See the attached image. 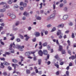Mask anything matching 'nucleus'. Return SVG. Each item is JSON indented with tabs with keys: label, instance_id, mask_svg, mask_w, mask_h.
Returning a JSON list of instances; mask_svg holds the SVG:
<instances>
[{
	"label": "nucleus",
	"instance_id": "57",
	"mask_svg": "<svg viewBox=\"0 0 76 76\" xmlns=\"http://www.w3.org/2000/svg\"><path fill=\"white\" fill-rule=\"evenodd\" d=\"M68 52L69 54L70 55H71V51H70V50H68Z\"/></svg>",
	"mask_w": 76,
	"mask_h": 76
},
{
	"label": "nucleus",
	"instance_id": "23",
	"mask_svg": "<svg viewBox=\"0 0 76 76\" xmlns=\"http://www.w3.org/2000/svg\"><path fill=\"white\" fill-rule=\"evenodd\" d=\"M19 36L20 38L21 39H23V36L22 35H21V34H19Z\"/></svg>",
	"mask_w": 76,
	"mask_h": 76
},
{
	"label": "nucleus",
	"instance_id": "13",
	"mask_svg": "<svg viewBox=\"0 0 76 76\" xmlns=\"http://www.w3.org/2000/svg\"><path fill=\"white\" fill-rule=\"evenodd\" d=\"M39 55L40 56H42V51H41V50H40L39 51Z\"/></svg>",
	"mask_w": 76,
	"mask_h": 76
},
{
	"label": "nucleus",
	"instance_id": "31",
	"mask_svg": "<svg viewBox=\"0 0 76 76\" xmlns=\"http://www.w3.org/2000/svg\"><path fill=\"white\" fill-rule=\"evenodd\" d=\"M55 66L58 69H59V65L57 64H55Z\"/></svg>",
	"mask_w": 76,
	"mask_h": 76
},
{
	"label": "nucleus",
	"instance_id": "6",
	"mask_svg": "<svg viewBox=\"0 0 76 76\" xmlns=\"http://www.w3.org/2000/svg\"><path fill=\"white\" fill-rule=\"evenodd\" d=\"M43 54L45 55H47L48 53V52H47V50H44L43 51Z\"/></svg>",
	"mask_w": 76,
	"mask_h": 76
},
{
	"label": "nucleus",
	"instance_id": "32",
	"mask_svg": "<svg viewBox=\"0 0 76 76\" xmlns=\"http://www.w3.org/2000/svg\"><path fill=\"white\" fill-rule=\"evenodd\" d=\"M66 74L67 76H69V72L67 71L66 72Z\"/></svg>",
	"mask_w": 76,
	"mask_h": 76
},
{
	"label": "nucleus",
	"instance_id": "48",
	"mask_svg": "<svg viewBox=\"0 0 76 76\" xmlns=\"http://www.w3.org/2000/svg\"><path fill=\"white\" fill-rule=\"evenodd\" d=\"M20 10H23V8L22 7H20Z\"/></svg>",
	"mask_w": 76,
	"mask_h": 76
},
{
	"label": "nucleus",
	"instance_id": "18",
	"mask_svg": "<svg viewBox=\"0 0 76 76\" xmlns=\"http://www.w3.org/2000/svg\"><path fill=\"white\" fill-rule=\"evenodd\" d=\"M5 11H6V9H2L0 10V12L2 13H3V12H5Z\"/></svg>",
	"mask_w": 76,
	"mask_h": 76
},
{
	"label": "nucleus",
	"instance_id": "38",
	"mask_svg": "<svg viewBox=\"0 0 76 76\" xmlns=\"http://www.w3.org/2000/svg\"><path fill=\"white\" fill-rule=\"evenodd\" d=\"M19 22L17 21V22H16V23H15V25L16 26H18V25H19Z\"/></svg>",
	"mask_w": 76,
	"mask_h": 76
},
{
	"label": "nucleus",
	"instance_id": "3",
	"mask_svg": "<svg viewBox=\"0 0 76 76\" xmlns=\"http://www.w3.org/2000/svg\"><path fill=\"white\" fill-rule=\"evenodd\" d=\"M58 51H62L61 53L62 54H66V52L65 51V50H63V48H60L59 50H58Z\"/></svg>",
	"mask_w": 76,
	"mask_h": 76
},
{
	"label": "nucleus",
	"instance_id": "49",
	"mask_svg": "<svg viewBox=\"0 0 76 76\" xmlns=\"http://www.w3.org/2000/svg\"><path fill=\"white\" fill-rule=\"evenodd\" d=\"M3 27L2 26H0V31H1V30H2V29H3Z\"/></svg>",
	"mask_w": 76,
	"mask_h": 76
},
{
	"label": "nucleus",
	"instance_id": "55",
	"mask_svg": "<svg viewBox=\"0 0 76 76\" xmlns=\"http://www.w3.org/2000/svg\"><path fill=\"white\" fill-rule=\"evenodd\" d=\"M1 25L2 26H4V23H2L1 24Z\"/></svg>",
	"mask_w": 76,
	"mask_h": 76
},
{
	"label": "nucleus",
	"instance_id": "35",
	"mask_svg": "<svg viewBox=\"0 0 76 76\" xmlns=\"http://www.w3.org/2000/svg\"><path fill=\"white\" fill-rule=\"evenodd\" d=\"M67 42L68 43V45L69 46L70 45V41L69 40H68V41H67Z\"/></svg>",
	"mask_w": 76,
	"mask_h": 76
},
{
	"label": "nucleus",
	"instance_id": "27",
	"mask_svg": "<svg viewBox=\"0 0 76 76\" xmlns=\"http://www.w3.org/2000/svg\"><path fill=\"white\" fill-rule=\"evenodd\" d=\"M41 59H39L38 60V64H41Z\"/></svg>",
	"mask_w": 76,
	"mask_h": 76
},
{
	"label": "nucleus",
	"instance_id": "37",
	"mask_svg": "<svg viewBox=\"0 0 76 76\" xmlns=\"http://www.w3.org/2000/svg\"><path fill=\"white\" fill-rule=\"evenodd\" d=\"M61 31L58 32H57V35L58 36L60 34H61Z\"/></svg>",
	"mask_w": 76,
	"mask_h": 76
},
{
	"label": "nucleus",
	"instance_id": "60",
	"mask_svg": "<svg viewBox=\"0 0 76 76\" xmlns=\"http://www.w3.org/2000/svg\"><path fill=\"white\" fill-rule=\"evenodd\" d=\"M69 25L70 26H72L73 25V23H72V22H70V23L69 24Z\"/></svg>",
	"mask_w": 76,
	"mask_h": 76
},
{
	"label": "nucleus",
	"instance_id": "29",
	"mask_svg": "<svg viewBox=\"0 0 76 76\" xmlns=\"http://www.w3.org/2000/svg\"><path fill=\"white\" fill-rule=\"evenodd\" d=\"M36 19H37V20H41V18L39 16L37 17Z\"/></svg>",
	"mask_w": 76,
	"mask_h": 76
},
{
	"label": "nucleus",
	"instance_id": "33",
	"mask_svg": "<svg viewBox=\"0 0 76 76\" xmlns=\"http://www.w3.org/2000/svg\"><path fill=\"white\" fill-rule=\"evenodd\" d=\"M16 40L17 41V42H20V39L19 38H17L16 39Z\"/></svg>",
	"mask_w": 76,
	"mask_h": 76
},
{
	"label": "nucleus",
	"instance_id": "11",
	"mask_svg": "<svg viewBox=\"0 0 76 76\" xmlns=\"http://www.w3.org/2000/svg\"><path fill=\"white\" fill-rule=\"evenodd\" d=\"M23 15L25 16H29V14L28 13L26 12H25L23 13Z\"/></svg>",
	"mask_w": 76,
	"mask_h": 76
},
{
	"label": "nucleus",
	"instance_id": "43",
	"mask_svg": "<svg viewBox=\"0 0 76 76\" xmlns=\"http://www.w3.org/2000/svg\"><path fill=\"white\" fill-rule=\"evenodd\" d=\"M3 74L4 76H7V75L6 72H4Z\"/></svg>",
	"mask_w": 76,
	"mask_h": 76
},
{
	"label": "nucleus",
	"instance_id": "53",
	"mask_svg": "<svg viewBox=\"0 0 76 76\" xmlns=\"http://www.w3.org/2000/svg\"><path fill=\"white\" fill-rule=\"evenodd\" d=\"M30 37H26V41H28V39H29V38Z\"/></svg>",
	"mask_w": 76,
	"mask_h": 76
},
{
	"label": "nucleus",
	"instance_id": "45",
	"mask_svg": "<svg viewBox=\"0 0 76 76\" xmlns=\"http://www.w3.org/2000/svg\"><path fill=\"white\" fill-rule=\"evenodd\" d=\"M63 4H60V7H63Z\"/></svg>",
	"mask_w": 76,
	"mask_h": 76
},
{
	"label": "nucleus",
	"instance_id": "19",
	"mask_svg": "<svg viewBox=\"0 0 76 76\" xmlns=\"http://www.w3.org/2000/svg\"><path fill=\"white\" fill-rule=\"evenodd\" d=\"M33 56L34 57L33 59L34 61H36V60H37V56H36L34 54L33 55Z\"/></svg>",
	"mask_w": 76,
	"mask_h": 76
},
{
	"label": "nucleus",
	"instance_id": "50",
	"mask_svg": "<svg viewBox=\"0 0 76 76\" xmlns=\"http://www.w3.org/2000/svg\"><path fill=\"white\" fill-rule=\"evenodd\" d=\"M56 42L57 44H59V42H58V39L56 40Z\"/></svg>",
	"mask_w": 76,
	"mask_h": 76
},
{
	"label": "nucleus",
	"instance_id": "15",
	"mask_svg": "<svg viewBox=\"0 0 76 76\" xmlns=\"http://www.w3.org/2000/svg\"><path fill=\"white\" fill-rule=\"evenodd\" d=\"M4 65H5V66H8V65H9L10 64L7 62L4 61Z\"/></svg>",
	"mask_w": 76,
	"mask_h": 76
},
{
	"label": "nucleus",
	"instance_id": "1",
	"mask_svg": "<svg viewBox=\"0 0 76 76\" xmlns=\"http://www.w3.org/2000/svg\"><path fill=\"white\" fill-rule=\"evenodd\" d=\"M10 48H12L13 47V48H15V47H17V48H24V46H20L18 45H17L15 46V42H13V43H11L10 44Z\"/></svg>",
	"mask_w": 76,
	"mask_h": 76
},
{
	"label": "nucleus",
	"instance_id": "25",
	"mask_svg": "<svg viewBox=\"0 0 76 76\" xmlns=\"http://www.w3.org/2000/svg\"><path fill=\"white\" fill-rule=\"evenodd\" d=\"M0 42L1 45H4V42H2V39H1L0 40Z\"/></svg>",
	"mask_w": 76,
	"mask_h": 76
},
{
	"label": "nucleus",
	"instance_id": "56",
	"mask_svg": "<svg viewBox=\"0 0 76 76\" xmlns=\"http://www.w3.org/2000/svg\"><path fill=\"white\" fill-rule=\"evenodd\" d=\"M50 26H51V24L48 25L47 26V27H48V28H50Z\"/></svg>",
	"mask_w": 76,
	"mask_h": 76
},
{
	"label": "nucleus",
	"instance_id": "2",
	"mask_svg": "<svg viewBox=\"0 0 76 76\" xmlns=\"http://www.w3.org/2000/svg\"><path fill=\"white\" fill-rule=\"evenodd\" d=\"M5 4L4 5V7L5 8V9H8V8H9V6H7V4L6 3L4 2H1L0 3V5Z\"/></svg>",
	"mask_w": 76,
	"mask_h": 76
},
{
	"label": "nucleus",
	"instance_id": "41",
	"mask_svg": "<svg viewBox=\"0 0 76 76\" xmlns=\"http://www.w3.org/2000/svg\"><path fill=\"white\" fill-rule=\"evenodd\" d=\"M56 31V28H53L52 30V31H51V32H53V31Z\"/></svg>",
	"mask_w": 76,
	"mask_h": 76
},
{
	"label": "nucleus",
	"instance_id": "40",
	"mask_svg": "<svg viewBox=\"0 0 76 76\" xmlns=\"http://www.w3.org/2000/svg\"><path fill=\"white\" fill-rule=\"evenodd\" d=\"M1 60H3V61H4L5 60V59L4 58H0Z\"/></svg>",
	"mask_w": 76,
	"mask_h": 76
},
{
	"label": "nucleus",
	"instance_id": "16",
	"mask_svg": "<svg viewBox=\"0 0 76 76\" xmlns=\"http://www.w3.org/2000/svg\"><path fill=\"white\" fill-rule=\"evenodd\" d=\"M70 58H71L72 60H74V59L75 58V57L74 56H72L71 57H69V59H70Z\"/></svg>",
	"mask_w": 76,
	"mask_h": 76
},
{
	"label": "nucleus",
	"instance_id": "54",
	"mask_svg": "<svg viewBox=\"0 0 76 76\" xmlns=\"http://www.w3.org/2000/svg\"><path fill=\"white\" fill-rule=\"evenodd\" d=\"M64 64V62H61L60 63V65H63Z\"/></svg>",
	"mask_w": 76,
	"mask_h": 76
},
{
	"label": "nucleus",
	"instance_id": "14",
	"mask_svg": "<svg viewBox=\"0 0 76 76\" xmlns=\"http://www.w3.org/2000/svg\"><path fill=\"white\" fill-rule=\"evenodd\" d=\"M12 66H13V67H14V69H16V67L18 66V64H13L12 65Z\"/></svg>",
	"mask_w": 76,
	"mask_h": 76
},
{
	"label": "nucleus",
	"instance_id": "9",
	"mask_svg": "<svg viewBox=\"0 0 76 76\" xmlns=\"http://www.w3.org/2000/svg\"><path fill=\"white\" fill-rule=\"evenodd\" d=\"M58 28H63L64 27V24H61L60 25H59L58 26Z\"/></svg>",
	"mask_w": 76,
	"mask_h": 76
},
{
	"label": "nucleus",
	"instance_id": "36",
	"mask_svg": "<svg viewBox=\"0 0 76 76\" xmlns=\"http://www.w3.org/2000/svg\"><path fill=\"white\" fill-rule=\"evenodd\" d=\"M18 7H19V6H18V5H15V6L14 7V9H16V8H18Z\"/></svg>",
	"mask_w": 76,
	"mask_h": 76
},
{
	"label": "nucleus",
	"instance_id": "44",
	"mask_svg": "<svg viewBox=\"0 0 76 76\" xmlns=\"http://www.w3.org/2000/svg\"><path fill=\"white\" fill-rule=\"evenodd\" d=\"M67 7H65L64 8V10L65 11V12H67Z\"/></svg>",
	"mask_w": 76,
	"mask_h": 76
},
{
	"label": "nucleus",
	"instance_id": "7",
	"mask_svg": "<svg viewBox=\"0 0 76 76\" xmlns=\"http://www.w3.org/2000/svg\"><path fill=\"white\" fill-rule=\"evenodd\" d=\"M20 58H21V62H19V64L20 65V64H22V61H23V57H22V56H20Z\"/></svg>",
	"mask_w": 76,
	"mask_h": 76
},
{
	"label": "nucleus",
	"instance_id": "34",
	"mask_svg": "<svg viewBox=\"0 0 76 76\" xmlns=\"http://www.w3.org/2000/svg\"><path fill=\"white\" fill-rule=\"evenodd\" d=\"M5 54H7V55H10L11 53H10L9 52H5Z\"/></svg>",
	"mask_w": 76,
	"mask_h": 76
},
{
	"label": "nucleus",
	"instance_id": "24",
	"mask_svg": "<svg viewBox=\"0 0 76 76\" xmlns=\"http://www.w3.org/2000/svg\"><path fill=\"white\" fill-rule=\"evenodd\" d=\"M1 68H4V66L3 65V63L2 62L1 63Z\"/></svg>",
	"mask_w": 76,
	"mask_h": 76
},
{
	"label": "nucleus",
	"instance_id": "52",
	"mask_svg": "<svg viewBox=\"0 0 76 76\" xmlns=\"http://www.w3.org/2000/svg\"><path fill=\"white\" fill-rule=\"evenodd\" d=\"M15 39V37L14 36H13L11 38V40H12Z\"/></svg>",
	"mask_w": 76,
	"mask_h": 76
},
{
	"label": "nucleus",
	"instance_id": "46",
	"mask_svg": "<svg viewBox=\"0 0 76 76\" xmlns=\"http://www.w3.org/2000/svg\"><path fill=\"white\" fill-rule=\"evenodd\" d=\"M58 38L60 39H61L62 38H63V36H61V35H59V36Z\"/></svg>",
	"mask_w": 76,
	"mask_h": 76
},
{
	"label": "nucleus",
	"instance_id": "10",
	"mask_svg": "<svg viewBox=\"0 0 76 76\" xmlns=\"http://www.w3.org/2000/svg\"><path fill=\"white\" fill-rule=\"evenodd\" d=\"M10 18H11L12 19H15V18H16V16L13 14H12L11 15Z\"/></svg>",
	"mask_w": 76,
	"mask_h": 76
},
{
	"label": "nucleus",
	"instance_id": "59",
	"mask_svg": "<svg viewBox=\"0 0 76 76\" xmlns=\"http://www.w3.org/2000/svg\"><path fill=\"white\" fill-rule=\"evenodd\" d=\"M23 2H20V6H23Z\"/></svg>",
	"mask_w": 76,
	"mask_h": 76
},
{
	"label": "nucleus",
	"instance_id": "63",
	"mask_svg": "<svg viewBox=\"0 0 76 76\" xmlns=\"http://www.w3.org/2000/svg\"><path fill=\"white\" fill-rule=\"evenodd\" d=\"M69 32V31H66L65 32V33H66V34H68Z\"/></svg>",
	"mask_w": 76,
	"mask_h": 76
},
{
	"label": "nucleus",
	"instance_id": "5",
	"mask_svg": "<svg viewBox=\"0 0 76 76\" xmlns=\"http://www.w3.org/2000/svg\"><path fill=\"white\" fill-rule=\"evenodd\" d=\"M55 14H52L49 17V19H51V18L54 19V18H55Z\"/></svg>",
	"mask_w": 76,
	"mask_h": 76
},
{
	"label": "nucleus",
	"instance_id": "4",
	"mask_svg": "<svg viewBox=\"0 0 76 76\" xmlns=\"http://www.w3.org/2000/svg\"><path fill=\"white\" fill-rule=\"evenodd\" d=\"M35 35L36 37H38L40 36V33L38 32H35Z\"/></svg>",
	"mask_w": 76,
	"mask_h": 76
},
{
	"label": "nucleus",
	"instance_id": "62",
	"mask_svg": "<svg viewBox=\"0 0 76 76\" xmlns=\"http://www.w3.org/2000/svg\"><path fill=\"white\" fill-rule=\"evenodd\" d=\"M53 9L54 10L55 9V8H56V5L55 4H53Z\"/></svg>",
	"mask_w": 76,
	"mask_h": 76
},
{
	"label": "nucleus",
	"instance_id": "51",
	"mask_svg": "<svg viewBox=\"0 0 76 76\" xmlns=\"http://www.w3.org/2000/svg\"><path fill=\"white\" fill-rule=\"evenodd\" d=\"M48 65H50V64H51V62H50V61H48L47 63Z\"/></svg>",
	"mask_w": 76,
	"mask_h": 76
},
{
	"label": "nucleus",
	"instance_id": "12",
	"mask_svg": "<svg viewBox=\"0 0 76 76\" xmlns=\"http://www.w3.org/2000/svg\"><path fill=\"white\" fill-rule=\"evenodd\" d=\"M31 54V53L30 52H26L25 53V56H30V55Z\"/></svg>",
	"mask_w": 76,
	"mask_h": 76
},
{
	"label": "nucleus",
	"instance_id": "64",
	"mask_svg": "<svg viewBox=\"0 0 76 76\" xmlns=\"http://www.w3.org/2000/svg\"><path fill=\"white\" fill-rule=\"evenodd\" d=\"M32 29V28L31 27H29L28 28V30L29 31L31 30Z\"/></svg>",
	"mask_w": 76,
	"mask_h": 76
},
{
	"label": "nucleus",
	"instance_id": "42",
	"mask_svg": "<svg viewBox=\"0 0 76 76\" xmlns=\"http://www.w3.org/2000/svg\"><path fill=\"white\" fill-rule=\"evenodd\" d=\"M23 7H26V3H23Z\"/></svg>",
	"mask_w": 76,
	"mask_h": 76
},
{
	"label": "nucleus",
	"instance_id": "17",
	"mask_svg": "<svg viewBox=\"0 0 76 76\" xmlns=\"http://www.w3.org/2000/svg\"><path fill=\"white\" fill-rule=\"evenodd\" d=\"M10 50H11V53H15V50H14L12 49V48H10Z\"/></svg>",
	"mask_w": 76,
	"mask_h": 76
},
{
	"label": "nucleus",
	"instance_id": "30",
	"mask_svg": "<svg viewBox=\"0 0 76 76\" xmlns=\"http://www.w3.org/2000/svg\"><path fill=\"white\" fill-rule=\"evenodd\" d=\"M47 45V42L44 43L43 44V47H45V46H46Z\"/></svg>",
	"mask_w": 76,
	"mask_h": 76
},
{
	"label": "nucleus",
	"instance_id": "61",
	"mask_svg": "<svg viewBox=\"0 0 76 76\" xmlns=\"http://www.w3.org/2000/svg\"><path fill=\"white\" fill-rule=\"evenodd\" d=\"M8 69L10 70H12V68L10 67V66H9L8 67Z\"/></svg>",
	"mask_w": 76,
	"mask_h": 76
},
{
	"label": "nucleus",
	"instance_id": "58",
	"mask_svg": "<svg viewBox=\"0 0 76 76\" xmlns=\"http://www.w3.org/2000/svg\"><path fill=\"white\" fill-rule=\"evenodd\" d=\"M69 66H72V63H70Z\"/></svg>",
	"mask_w": 76,
	"mask_h": 76
},
{
	"label": "nucleus",
	"instance_id": "28",
	"mask_svg": "<svg viewBox=\"0 0 76 76\" xmlns=\"http://www.w3.org/2000/svg\"><path fill=\"white\" fill-rule=\"evenodd\" d=\"M26 72L27 74H29L30 73V71L28 69H27L26 70Z\"/></svg>",
	"mask_w": 76,
	"mask_h": 76
},
{
	"label": "nucleus",
	"instance_id": "21",
	"mask_svg": "<svg viewBox=\"0 0 76 76\" xmlns=\"http://www.w3.org/2000/svg\"><path fill=\"white\" fill-rule=\"evenodd\" d=\"M13 2V0H9L8 1V3L9 4H11L12 3V2Z\"/></svg>",
	"mask_w": 76,
	"mask_h": 76
},
{
	"label": "nucleus",
	"instance_id": "26",
	"mask_svg": "<svg viewBox=\"0 0 76 76\" xmlns=\"http://www.w3.org/2000/svg\"><path fill=\"white\" fill-rule=\"evenodd\" d=\"M18 49L20 51H23V48H18Z\"/></svg>",
	"mask_w": 76,
	"mask_h": 76
},
{
	"label": "nucleus",
	"instance_id": "22",
	"mask_svg": "<svg viewBox=\"0 0 76 76\" xmlns=\"http://www.w3.org/2000/svg\"><path fill=\"white\" fill-rule=\"evenodd\" d=\"M12 62H14V63H17L18 61L15 59H12Z\"/></svg>",
	"mask_w": 76,
	"mask_h": 76
},
{
	"label": "nucleus",
	"instance_id": "39",
	"mask_svg": "<svg viewBox=\"0 0 76 76\" xmlns=\"http://www.w3.org/2000/svg\"><path fill=\"white\" fill-rule=\"evenodd\" d=\"M72 38H75V35H74V33H72Z\"/></svg>",
	"mask_w": 76,
	"mask_h": 76
},
{
	"label": "nucleus",
	"instance_id": "8",
	"mask_svg": "<svg viewBox=\"0 0 76 76\" xmlns=\"http://www.w3.org/2000/svg\"><path fill=\"white\" fill-rule=\"evenodd\" d=\"M68 18V15H65L63 17V19L64 20H66Z\"/></svg>",
	"mask_w": 76,
	"mask_h": 76
},
{
	"label": "nucleus",
	"instance_id": "47",
	"mask_svg": "<svg viewBox=\"0 0 76 76\" xmlns=\"http://www.w3.org/2000/svg\"><path fill=\"white\" fill-rule=\"evenodd\" d=\"M32 41L33 42H35L36 41V38H34L33 39Z\"/></svg>",
	"mask_w": 76,
	"mask_h": 76
},
{
	"label": "nucleus",
	"instance_id": "20",
	"mask_svg": "<svg viewBox=\"0 0 76 76\" xmlns=\"http://www.w3.org/2000/svg\"><path fill=\"white\" fill-rule=\"evenodd\" d=\"M55 58L56 59H57V60H59V59H60V58L58 57V55H56L55 56Z\"/></svg>",
	"mask_w": 76,
	"mask_h": 76
}]
</instances>
